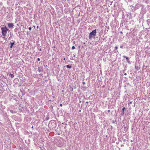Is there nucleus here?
<instances>
[{"mask_svg": "<svg viewBox=\"0 0 150 150\" xmlns=\"http://www.w3.org/2000/svg\"><path fill=\"white\" fill-rule=\"evenodd\" d=\"M130 104H132V102H130Z\"/></svg>", "mask_w": 150, "mask_h": 150, "instance_id": "21", "label": "nucleus"}, {"mask_svg": "<svg viewBox=\"0 0 150 150\" xmlns=\"http://www.w3.org/2000/svg\"><path fill=\"white\" fill-rule=\"evenodd\" d=\"M14 75L13 74H12L11 75V78H13L14 77Z\"/></svg>", "mask_w": 150, "mask_h": 150, "instance_id": "7", "label": "nucleus"}, {"mask_svg": "<svg viewBox=\"0 0 150 150\" xmlns=\"http://www.w3.org/2000/svg\"><path fill=\"white\" fill-rule=\"evenodd\" d=\"M67 68L70 69L71 68V66H70L69 65H67Z\"/></svg>", "mask_w": 150, "mask_h": 150, "instance_id": "5", "label": "nucleus"}, {"mask_svg": "<svg viewBox=\"0 0 150 150\" xmlns=\"http://www.w3.org/2000/svg\"><path fill=\"white\" fill-rule=\"evenodd\" d=\"M88 103V102H86V103Z\"/></svg>", "mask_w": 150, "mask_h": 150, "instance_id": "27", "label": "nucleus"}, {"mask_svg": "<svg viewBox=\"0 0 150 150\" xmlns=\"http://www.w3.org/2000/svg\"><path fill=\"white\" fill-rule=\"evenodd\" d=\"M39 28L38 26H37V28Z\"/></svg>", "mask_w": 150, "mask_h": 150, "instance_id": "18", "label": "nucleus"}, {"mask_svg": "<svg viewBox=\"0 0 150 150\" xmlns=\"http://www.w3.org/2000/svg\"><path fill=\"white\" fill-rule=\"evenodd\" d=\"M75 49V47H74V46H72V47H71V49H72V50H74V49Z\"/></svg>", "mask_w": 150, "mask_h": 150, "instance_id": "8", "label": "nucleus"}, {"mask_svg": "<svg viewBox=\"0 0 150 150\" xmlns=\"http://www.w3.org/2000/svg\"><path fill=\"white\" fill-rule=\"evenodd\" d=\"M12 46H13L11 45V46H10V48H12Z\"/></svg>", "mask_w": 150, "mask_h": 150, "instance_id": "15", "label": "nucleus"}, {"mask_svg": "<svg viewBox=\"0 0 150 150\" xmlns=\"http://www.w3.org/2000/svg\"><path fill=\"white\" fill-rule=\"evenodd\" d=\"M39 72H40V70H39Z\"/></svg>", "mask_w": 150, "mask_h": 150, "instance_id": "23", "label": "nucleus"}, {"mask_svg": "<svg viewBox=\"0 0 150 150\" xmlns=\"http://www.w3.org/2000/svg\"><path fill=\"white\" fill-rule=\"evenodd\" d=\"M8 26L9 28H11L13 27V24L12 23H9L8 24Z\"/></svg>", "mask_w": 150, "mask_h": 150, "instance_id": "3", "label": "nucleus"}, {"mask_svg": "<svg viewBox=\"0 0 150 150\" xmlns=\"http://www.w3.org/2000/svg\"><path fill=\"white\" fill-rule=\"evenodd\" d=\"M125 110V108L124 107H123V108L122 109V111L123 112Z\"/></svg>", "mask_w": 150, "mask_h": 150, "instance_id": "9", "label": "nucleus"}, {"mask_svg": "<svg viewBox=\"0 0 150 150\" xmlns=\"http://www.w3.org/2000/svg\"><path fill=\"white\" fill-rule=\"evenodd\" d=\"M39 50H40V51H41V48H40V49H39Z\"/></svg>", "mask_w": 150, "mask_h": 150, "instance_id": "17", "label": "nucleus"}, {"mask_svg": "<svg viewBox=\"0 0 150 150\" xmlns=\"http://www.w3.org/2000/svg\"><path fill=\"white\" fill-rule=\"evenodd\" d=\"M11 45L13 46L14 45V43H12L11 42Z\"/></svg>", "mask_w": 150, "mask_h": 150, "instance_id": "10", "label": "nucleus"}, {"mask_svg": "<svg viewBox=\"0 0 150 150\" xmlns=\"http://www.w3.org/2000/svg\"><path fill=\"white\" fill-rule=\"evenodd\" d=\"M60 106L61 107H62V104H60Z\"/></svg>", "mask_w": 150, "mask_h": 150, "instance_id": "14", "label": "nucleus"}, {"mask_svg": "<svg viewBox=\"0 0 150 150\" xmlns=\"http://www.w3.org/2000/svg\"><path fill=\"white\" fill-rule=\"evenodd\" d=\"M139 69H137V70H138Z\"/></svg>", "mask_w": 150, "mask_h": 150, "instance_id": "26", "label": "nucleus"}, {"mask_svg": "<svg viewBox=\"0 0 150 150\" xmlns=\"http://www.w3.org/2000/svg\"><path fill=\"white\" fill-rule=\"evenodd\" d=\"M1 29L2 35L3 38H4L7 34V32L8 31V29L6 26H5L4 27H1Z\"/></svg>", "mask_w": 150, "mask_h": 150, "instance_id": "1", "label": "nucleus"}, {"mask_svg": "<svg viewBox=\"0 0 150 150\" xmlns=\"http://www.w3.org/2000/svg\"><path fill=\"white\" fill-rule=\"evenodd\" d=\"M83 84H84L85 83V82H83Z\"/></svg>", "mask_w": 150, "mask_h": 150, "instance_id": "16", "label": "nucleus"}, {"mask_svg": "<svg viewBox=\"0 0 150 150\" xmlns=\"http://www.w3.org/2000/svg\"><path fill=\"white\" fill-rule=\"evenodd\" d=\"M120 48H122V46H120Z\"/></svg>", "mask_w": 150, "mask_h": 150, "instance_id": "19", "label": "nucleus"}, {"mask_svg": "<svg viewBox=\"0 0 150 150\" xmlns=\"http://www.w3.org/2000/svg\"><path fill=\"white\" fill-rule=\"evenodd\" d=\"M78 47H79V48H80V46H79Z\"/></svg>", "mask_w": 150, "mask_h": 150, "instance_id": "20", "label": "nucleus"}, {"mask_svg": "<svg viewBox=\"0 0 150 150\" xmlns=\"http://www.w3.org/2000/svg\"><path fill=\"white\" fill-rule=\"evenodd\" d=\"M83 44H85V42H84V43H83Z\"/></svg>", "mask_w": 150, "mask_h": 150, "instance_id": "24", "label": "nucleus"}, {"mask_svg": "<svg viewBox=\"0 0 150 150\" xmlns=\"http://www.w3.org/2000/svg\"><path fill=\"white\" fill-rule=\"evenodd\" d=\"M115 48L116 50H117L118 48V47H115Z\"/></svg>", "mask_w": 150, "mask_h": 150, "instance_id": "11", "label": "nucleus"}, {"mask_svg": "<svg viewBox=\"0 0 150 150\" xmlns=\"http://www.w3.org/2000/svg\"><path fill=\"white\" fill-rule=\"evenodd\" d=\"M29 29L30 30H31V27H30L29 28Z\"/></svg>", "mask_w": 150, "mask_h": 150, "instance_id": "13", "label": "nucleus"}, {"mask_svg": "<svg viewBox=\"0 0 150 150\" xmlns=\"http://www.w3.org/2000/svg\"><path fill=\"white\" fill-rule=\"evenodd\" d=\"M64 60H65V58H64Z\"/></svg>", "mask_w": 150, "mask_h": 150, "instance_id": "22", "label": "nucleus"}, {"mask_svg": "<svg viewBox=\"0 0 150 150\" xmlns=\"http://www.w3.org/2000/svg\"><path fill=\"white\" fill-rule=\"evenodd\" d=\"M96 30L95 29L93 30L89 34V39H91L93 36L92 35H93V36H95L96 34Z\"/></svg>", "mask_w": 150, "mask_h": 150, "instance_id": "2", "label": "nucleus"}, {"mask_svg": "<svg viewBox=\"0 0 150 150\" xmlns=\"http://www.w3.org/2000/svg\"><path fill=\"white\" fill-rule=\"evenodd\" d=\"M123 57H124V58H126V59L127 60V61H128V60H129V58H128V57H126V56L125 55H124L123 56Z\"/></svg>", "mask_w": 150, "mask_h": 150, "instance_id": "4", "label": "nucleus"}, {"mask_svg": "<svg viewBox=\"0 0 150 150\" xmlns=\"http://www.w3.org/2000/svg\"><path fill=\"white\" fill-rule=\"evenodd\" d=\"M37 59H38V61H40V59L39 58H38Z\"/></svg>", "mask_w": 150, "mask_h": 150, "instance_id": "12", "label": "nucleus"}, {"mask_svg": "<svg viewBox=\"0 0 150 150\" xmlns=\"http://www.w3.org/2000/svg\"><path fill=\"white\" fill-rule=\"evenodd\" d=\"M124 74H125V75H126V73H125Z\"/></svg>", "mask_w": 150, "mask_h": 150, "instance_id": "25", "label": "nucleus"}, {"mask_svg": "<svg viewBox=\"0 0 150 150\" xmlns=\"http://www.w3.org/2000/svg\"><path fill=\"white\" fill-rule=\"evenodd\" d=\"M10 112L12 114L15 113H16L15 112H14L13 110H10Z\"/></svg>", "mask_w": 150, "mask_h": 150, "instance_id": "6", "label": "nucleus"}]
</instances>
